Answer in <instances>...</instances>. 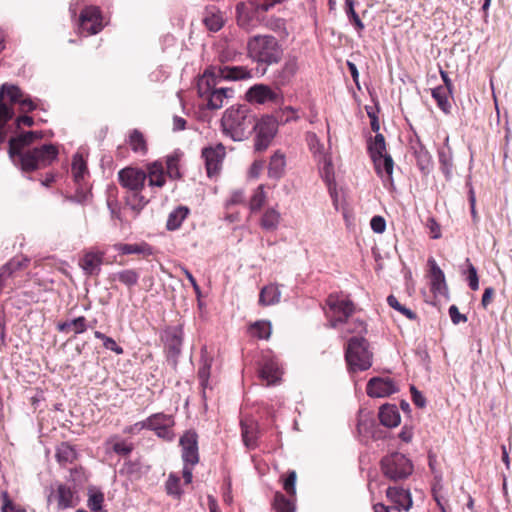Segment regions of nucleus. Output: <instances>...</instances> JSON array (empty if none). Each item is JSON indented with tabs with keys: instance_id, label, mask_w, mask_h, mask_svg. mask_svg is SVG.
<instances>
[{
	"instance_id": "b1692460",
	"label": "nucleus",
	"mask_w": 512,
	"mask_h": 512,
	"mask_svg": "<svg viewBox=\"0 0 512 512\" xmlns=\"http://www.w3.org/2000/svg\"><path fill=\"white\" fill-rule=\"evenodd\" d=\"M146 175L150 187L161 188L166 183V173L163 164L159 161L149 163L146 167Z\"/></svg>"
},
{
	"instance_id": "ddd939ff",
	"label": "nucleus",
	"mask_w": 512,
	"mask_h": 512,
	"mask_svg": "<svg viewBox=\"0 0 512 512\" xmlns=\"http://www.w3.org/2000/svg\"><path fill=\"white\" fill-rule=\"evenodd\" d=\"M103 28L101 11L96 6L85 7L79 17V31L84 36L99 33Z\"/></svg>"
},
{
	"instance_id": "680f3d73",
	"label": "nucleus",
	"mask_w": 512,
	"mask_h": 512,
	"mask_svg": "<svg viewBox=\"0 0 512 512\" xmlns=\"http://www.w3.org/2000/svg\"><path fill=\"white\" fill-rule=\"evenodd\" d=\"M282 0H247L249 5L257 11L262 13L271 9L275 4L280 3Z\"/></svg>"
},
{
	"instance_id": "ea45409f",
	"label": "nucleus",
	"mask_w": 512,
	"mask_h": 512,
	"mask_svg": "<svg viewBox=\"0 0 512 512\" xmlns=\"http://www.w3.org/2000/svg\"><path fill=\"white\" fill-rule=\"evenodd\" d=\"M272 507L276 512H295V503L288 499L284 494L277 491L274 494Z\"/></svg>"
},
{
	"instance_id": "423d86ee",
	"label": "nucleus",
	"mask_w": 512,
	"mask_h": 512,
	"mask_svg": "<svg viewBox=\"0 0 512 512\" xmlns=\"http://www.w3.org/2000/svg\"><path fill=\"white\" fill-rule=\"evenodd\" d=\"M345 359L351 372L365 371L372 365V354L364 337H351L345 350Z\"/></svg>"
},
{
	"instance_id": "412c9836",
	"label": "nucleus",
	"mask_w": 512,
	"mask_h": 512,
	"mask_svg": "<svg viewBox=\"0 0 512 512\" xmlns=\"http://www.w3.org/2000/svg\"><path fill=\"white\" fill-rule=\"evenodd\" d=\"M224 155L225 150L222 144H218L216 147H206L202 150V157L208 176H212V174L218 172Z\"/></svg>"
},
{
	"instance_id": "49530a36",
	"label": "nucleus",
	"mask_w": 512,
	"mask_h": 512,
	"mask_svg": "<svg viewBox=\"0 0 512 512\" xmlns=\"http://www.w3.org/2000/svg\"><path fill=\"white\" fill-rule=\"evenodd\" d=\"M212 359L204 354L201 357V365L198 369V378L203 389L208 387Z\"/></svg>"
},
{
	"instance_id": "3c124183",
	"label": "nucleus",
	"mask_w": 512,
	"mask_h": 512,
	"mask_svg": "<svg viewBox=\"0 0 512 512\" xmlns=\"http://www.w3.org/2000/svg\"><path fill=\"white\" fill-rule=\"evenodd\" d=\"M166 174L171 179H180L181 173L179 169V155L177 153H174L172 155H168L166 157Z\"/></svg>"
},
{
	"instance_id": "603ef678",
	"label": "nucleus",
	"mask_w": 512,
	"mask_h": 512,
	"mask_svg": "<svg viewBox=\"0 0 512 512\" xmlns=\"http://www.w3.org/2000/svg\"><path fill=\"white\" fill-rule=\"evenodd\" d=\"M129 145L131 146L132 150L134 152H140L145 153L147 150L146 142L144 139L143 134L137 130L134 129L129 136Z\"/></svg>"
},
{
	"instance_id": "f8f14e48",
	"label": "nucleus",
	"mask_w": 512,
	"mask_h": 512,
	"mask_svg": "<svg viewBox=\"0 0 512 512\" xmlns=\"http://www.w3.org/2000/svg\"><path fill=\"white\" fill-rule=\"evenodd\" d=\"M204 72H210L213 78L221 83L222 81H240L252 78L251 70L244 66L222 65L210 66Z\"/></svg>"
},
{
	"instance_id": "393cba45",
	"label": "nucleus",
	"mask_w": 512,
	"mask_h": 512,
	"mask_svg": "<svg viewBox=\"0 0 512 512\" xmlns=\"http://www.w3.org/2000/svg\"><path fill=\"white\" fill-rule=\"evenodd\" d=\"M373 160L377 174L384 179V181L392 184V174L394 168V161L389 154L376 157Z\"/></svg>"
},
{
	"instance_id": "5701e85b",
	"label": "nucleus",
	"mask_w": 512,
	"mask_h": 512,
	"mask_svg": "<svg viewBox=\"0 0 512 512\" xmlns=\"http://www.w3.org/2000/svg\"><path fill=\"white\" fill-rule=\"evenodd\" d=\"M438 160L440 169L447 180L451 179L453 174V153L449 146V137L445 138L444 145L438 149Z\"/></svg>"
},
{
	"instance_id": "338daca9",
	"label": "nucleus",
	"mask_w": 512,
	"mask_h": 512,
	"mask_svg": "<svg viewBox=\"0 0 512 512\" xmlns=\"http://www.w3.org/2000/svg\"><path fill=\"white\" fill-rule=\"evenodd\" d=\"M449 316L454 325H458L460 323H465L467 321V317L464 314H461L456 305H451L449 307Z\"/></svg>"
},
{
	"instance_id": "6ab92c4d",
	"label": "nucleus",
	"mask_w": 512,
	"mask_h": 512,
	"mask_svg": "<svg viewBox=\"0 0 512 512\" xmlns=\"http://www.w3.org/2000/svg\"><path fill=\"white\" fill-rule=\"evenodd\" d=\"M367 394L370 397H387L398 391V388L394 381L390 378H371L366 387Z\"/></svg>"
},
{
	"instance_id": "4d7b16f0",
	"label": "nucleus",
	"mask_w": 512,
	"mask_h": 512,
	"mask_svg": "<svg viewBox=\"0 0 512 512\" xmlns=\"http://www.w3.org/2000/svg\"><path fill=\"white\" fill-rule=\"evenodd\" d=\"M104 502V494L101 491H90L88 499V507L93 512H103L102 506Z\"/></svg>"
},
{
	"instance_id": "c85d7f7f",
	"label": "nucleus",
	"mask_w": 512,
	"mask_h": 512,
	"mask_svg": "<svg viewBox=\"0 0 512 512\" xmlns=\"http://www.w3.org/2000/svg\"><path fill=\"white\" fill-rule=\"evenodd\" d=\"M379 419L386 427H396L400 423V414L395 405L385 404L380 407Z\"/></svg>"
},
{
	"instance_id": "052dcab7",
	"label": "nucleus",
	"mask_w": 512,
	"mask_h": 512,
	"mask_svg": "<svg viewBox=\"0 0 512 512\" xmlns=\"http://www.w3.org/2000/svg\"><path fill=\"white\" fill-rule=\"evenodd\" d=\"M2 499V512H26V510L22 507L16 506L12 500L9 498V494L7 491H3L1 493Z\"/></svg>"
},
{
	"instance_id": "f704fd0d",
	"label": "nucleus",
	"mask_w": 512,
	"mask_h": 512,
	"mask_svg": "<svg viewBox=\"0 0 512 512\" xmlns=\"http://www.w3.org/2000/svg\"><path fill=\"white\" fill-rule=\"evenodd\" d=\"M125 201L126 205L129 206L136 214H138L149 202V200L142 195V190L127 191Z\"/></svg>"
},
{
	"instance_id": "bb28decb",
	"label": "nucleus",
	"mask_w": 512,
	"mask_h": 512,
	"mask_svg": "<svg viewBox=\"0 0 512 512\" xmlns=\"http://www.w3.org/2000/svg\"><path fill=\"white\" fill-rule=\"evenodd\" d=\"M387 497H389L394 503V507L399 509L409 510L412 506V498L409 491L397 487H389L387 489Z\"/></svg>"
},
{
	"instance_id": "a19ab883",
	"label": "nucleus",
	"mask_w": 512,
	"mask_h": 512,
	"mask_svg": "<svg viewBox=\"0 0 512 512\" xmlns=\"http://www.w3.org/2000/svg\"><path fill=\"white\" fill-rule=\"evenodd\" d=\"M139 277V273L134 269H125L111 275L112 280H118L127 287L135 286Z\"/></svg>"
},
{
	"instance_id": "f257e3e1",
	"label": "nucleus",
	"mask_w": 512,
	"mask_h": 512,
	"mask_svg": "<svg viewBox=\"0 0 512 512\" xmlns=\"http://www.w3.org/2000/svg\"><path fill=\"white\" fill-rule=\"evenodd\" d=\"M41 131H28L9 139V157L25 171H34L50 165L58 156V150L53 144H43L23 152V149L34 141L41 139Z\"/></svg>"
},
{
	"instance_id": "9d476101",
	"label": "nucleus",
	"mask_w": 512,
	"mask_h": 512,
	"mask_svg": "<svg viewBox=\"0 0 512 512\" xmlns=\"http://www.w3.org/2000/svg\"><path fill=\"white\" fill-rule=\"evenodd\" d=\"M183 336V328L180 325L167 328L162 336L167 361L173 367H176L181 354Z\"/></svg>"
},
{
	"instance_id": "e433bc0d",
	"label": "nucleus",
	"mask_w": 512,
	"mask_h": 512,
	"mask_svg": "<svg viewBox=\"0 0 512 512\" xmlns=\"http://www.w3.org/2000/svg\"><path fill=\"white\" fill-rule=\"evenodd\" d=\"M281 292L276 285H267L262 288L259 303L265 306L274 305L280 301Z\"/></svg>"
},
{
	"instance_id": "c756f323",
	"label": "nucleus",
	"mask_w": 512,
	"mask_h": 512,
	"mask_svg": "<svg viewBox=\"0 0 512 512\" xmlns=\"http://www.w3.org/2000/svg\"><path fill=\"white\" fill-rule=\"evenodd\" d=\"M285 166V155L280 151H276L270 158L268 176L273 179H280L284 175Z\"/></svg>"
},
{
	"instance_id": "cd10ccee",
	"label": "nucleus",
	"mask_w": 512,
	"mask_h": 512,
	"mask_svg": "<svg viewBox=\"0 0 512 512\" xmlns=\"http://www.w3.org/2000/svg\"><path fill=\"white\" fill-rule=\"evenodd\" d=\"M103 262L101 253L88 252L80 260V266L88 275H98Z\"/></svg>"
},
{
	"instance_id": "0eeeda50",
	"label": "nucleus",
	"mask_w": 512,
	"mask_h": 512,
	"mask_svg": "<svg viewBox=\"0 0 512 512\" xmlns=\"http://www.w3.org/2000/svg\"><path fill=\"white\" fill-rule=\"evenodd\" d=\"M383 474L392 481L404 480L413 472V464L404 454L391 453L381 460Z\"/></svg>"
},
{
	"instance_id": "0e129e2a",
	"label": "nucleus",
	"mask_w": 512,
	"mask_h": 512,
	"mask_svg": "<svg viewBox=\"0 0 512 512\" xmlns=\"http://www.w3.org/2000/svg\"><path fill=\"white\" fill-rule=\"evenodd\" d=\"M268 27L271 30L277 32L278 34H281V35H284V36L288 35L287 29H286V22L282 18H271V19H269Z\"/></svg>"
},
{
	"instance_id": "a211bd4d",
	"label": "nucleus",
	"mask_w": 512,
	"mask_h": 512,
	"mask_svg": "<svg viewBox=\"0 0 512 512\" xmlns=\"http://www.w3.org/2000/svg\"><path fill=\"white\" fill-rule=\"evenodd\" d=\"M261 11H257L249 5V2L241 1L236 5V18L240 27L249 30L257 26L261 19Z\"/></svg>"
},
{
	"instance_id": "f3484780",
	"label": "nucleus",
	"mask_w": 512,
	"mask_h": 512,
	"mask_svg": "<svg viewBox=\"0 0 512 512\" xmlns=\"http://www.w3.org/2000/svg\"><path fill=\"white\" fill-rule=\"evenodd\" d=\"M181 457L183 463L195 466L199 462L198 435L194 431H186L180 438Z\"/></svg>"
},
{
	"instance_id": "8fccbe9b",
	"label": "nucleus",
	"mask_w": 512,
	"mask_h": 512,
	"mask_svg": "<svg viewBox=\"0 0 512 512\" xmlns=\"http://www.w3.org/2000/svg\"><path fill=\"white\" fill-rule=\"evenodd\" d=\"M250 332L259 339H268L271 335V324L268 321H257L250 326Z\"/></svg>"
},
{
	"instance_id": "1a4fd4ad",
	"label": "nucleus",
	"mask_w": 512,
	"mask_h": 512,
	"mask_svg": "<svg viewBox=\"0 0 512 512\" xmlns=\"http://www.w3.org/2000/svg\"><path fill=\"white\" fill-rule=\"evenodd\" d=\"M245 97L248 102L256 104L271 103L280 105L284 101L280 88L276 86L275 88H272L266 84L253 85L247 90Z\"/></svg>"
},
{
	"instance_id": "a18cd8bd",
	"label": "nucleus",
	"mask_w": 512,
	"mask_h": 512,
	"mask_svg": "<svg viewBox=\"0 0 512 512\" xmlns=\"http://www.w3.org/2000/svg\"><path fill=\"white\" fill-rule=\"evenodd\" d=\"M241 434L243 443L248 449H254L257 446V433L253 424L241 421Z\"/></svg>"
},
{
	"instance_id": "20e7f679",
	"label": "nucleus",
	"mask_w": 512,
	"mask_h": 512,
	"mask_svg": "<svg viewBox=\"0 0 512 512\" xmlns=\"http://www.w3.org/2000/svg\"><path fill=\"white\" fill-rule=\"evenodd\" d=\"M247 54L257 63V69H261L264 74L268 66L277 64L281 60L283 49L274 36L256 35L247 42Z\"/></svg>"
},
{
	"instance_id": "6e6552de",
	"label": "nucleus",
	"mask_w": 512,
	"mask_h": 512,
	"mask_svg": "<svg viewBox=\"0 0 512 512\" xmlns=\"http://www.w3.org/2000/svg\"><path fill=\"white\" fill-rule=\"evenodd\" d=\"M278 130V121L270 115L263 116L260 120L254 122L255 150L264 151L271 144Z\"/></svg>"
},
{
	"instance_id": "39448f33",
	"label": "nucleus",
	"mask_w": 512,
	"mask_h": 512,
	"mask_svg": "<svg viewBox=\"0 0 512 512\" xmlns=\"http://www.w3.org/2000/svg\"><path fill=\"white\" fill-rule=\"evenodd\" d=\"M219 84L216 78L211 76L210 72H204L198 79V95L210 110L222 108L225 101L233 97V89L219 86Z\"/></svg>"
},
{
	"instance_id": "37998d69",
	"label": "nucleus",
	"mask_w": 512,
	"mask_h": 512,
	"mask_svg": "<svg viewBox=\"0 0 512 512\" xmlns=\"http://www.w3.org/2000/svg\"><path fill=\"white\" fill-rule=\"evenodd\" d=\"M451 93L450 90L447 88H444L443 86H438L434 89H432V97L437 102L438 107L444 112L448 113L451 105L449 102V94Z\"/></svg>"
},
{
	"instance_id": "c9c22d12",
	"label": "nucleus",
	"mask_w": 512,
	"mask_h": 512,
	"mask_svg": "<svg viewBox=\"0 0 512 512\" xmlns=\"http://www.w3.org/2000/svg\"><path fill=\"white\" fill-rule=\"evenodd\" d=\"M115 250L120 254L129 255V254H142V255H151L152 249L146 243L141 244H127V243H118L114 246Z\"/></svg>"
},
{
	"instance_id": "2eb2a0df",
	"label": "nucleus",
	"mask_w": 512,
	"mask_h": 512,
	"mask_svg": "<svg viewBox=\"0 0 512 512\" xmlns=\"http://www.w3.org/2000/svg\"><path fill=\"white\" fill-rule=\"evenodd\" d=\"M146 423L147 429L155 431L158 437L166 440L173 438L174 419L171 415L156 413L148 417Z\"/></svg>"
},
{
	"instance_id": "7ed1b4c3",
	"label": "nucleus",
	"mask_w": 512,
	"mask_h": 512,
	"mask_svg": "<svg viewBox=\"0 0 512 512\" xmlns=\"http://www.w3.org/2000/svg\"><path fill=\"white\" fill-rule=\"evenodd\" d=\"M255 114L246 104L231 106L221 119V127L224 135L234 141H242L248 138L254 131Z\"/></svg>"
},
{
	"instance_id": "4be33fe9",
	"label": "nucleus",
	"mask_w": 512,
	"mask_h": 512,
	"mask_svg": "<svg viewBox=\"0 0 512 512\" xmlns=\"http://www.w3.org/2000/svg\"><path fill=\"white\" fill-rule=\"evenodd\" d=\"M410 149L416 159L418 168L425 174L429 173L432 166L431 155L417 135L410 139Z\"/></svg>"
},
{
	"instance_id": "7c9ffc66",
	"label": "nucleus",
	"mask_w": 512,
	"mask_h": 512,
	"mask_svg": "<svg viewBox=\"0 0 512 512\" xmlns=\"http://www.w3.org/2000/svg\"><path fill=\"white\" fill-rule=\"evenodd\" d=\"M56 327L62 333L73 330L75 334H82L88 329V323L84 316H79L69 321L58 322Z\"/></svg>"
},
{
	"instance_id": "9b49d317",
	"label": "nucleus",
	"mask_w": 512,
	"mask_h": 512,
	"mask_svg": "<svg viewBox=\"0 0 512 512\" xmlns=\"http://www.w3.org/2000/svg\"><path fill=\"white\" fill-rule=\"evenodd\" d=\"M327 305L334 315L330 320V326L332 328L338 327L341 323H347L348 318L355 311V306L351 300L338 295H329Z\"/></svg>"
},
{
	"instance_id": "69168bd1",
	"label": "nucleus",
	"mask_w": 512,
	"mask_h": 512,
	"mask_svg": "<svg viewBox=\"0 0 512 512\" xmlns=\"http://www.w3.org/2000/svg\"><path fill=\"white\" fill-rule=\"evenodd\" d=\"M307 142L309 145L310 150L316 154L321 153L323 150V144L320 142L319 138L315 133H308L307 134Z\"/></svg>"
},
{
	"instance_id": "4468645a",
	"label": "nucleus",
	"mask_w": 512,
	"mask_h": 512,
	"mask_svg": "<svg viewBox=\"0 0 512 512\" xmlns=\"http://www.w3.org/2000/svg\"><path fill=\"white\" fill-rule=\"evenodd\" d=\"M298 70L299 63L297 56H286L283 65L273 73L274 85L280 89L289 85L296 76Z\"/></svg>"
},
{
	"instance_id": "58836bf2",
	"label": "nucleus",
	"mask_w": 512,
	"mask_h": 512,
	"mask_svg": "<svg viewBox=\"0 0 512 512\" xmlns=\"http://www.w3.org/2000/svg\"><path fill=\"white\" fill-rule=\"evenodd\" d=\"M71 172L75 182L78 184L83 181L88 174L87 164L82 155L76 154L73 157Z\"/></svg>"
},
{
	"instance_id": "f03ea898",
	"label": "nucleus",
	"mask_w": 512,
	"mask_h": 512,
	"mask_svg": "<svg viewBox=\"0 0 512 512\" xmlns=\"http://www.w3.org/2000/svg\"><path fill=\"white\" fill-rule=\"evenodd\" d=\"M18 103L22 111H33L36 104L29 96H25L16 85L3 84L0 87V144L5 142L8 134V122L14 116L13 105Z\"/></svg>"
},
{
	"instance_id": "72a5a7b5",
	"label": "nucleus",
	"mask_w": 512,
	"mask_h": 512,
	"mask_svg": "<svg viewBox=\"0 0 512 512\" xmlns=\"http://www.w3.org/2000/svg\"><path fill=\"white\" fill-rule=\"evenodd\" d=\"M73 496L74 493L72 489L65 485L59 484L57 487V491L55 494V498L57 499V508L58 510H64L73 506Z\"/></svg>"
},
{
	"instance_id": "473e14b6",
	"label": "nucleus",
	"mask_w": 512,
	"mask_h": 512,
	"mask_svg": "<svg viewBox=\"0 0 512 512\" xmlns=\"http://www.w3.org/2000/svg\"><path fill=\"white\" fill-rule=\"evenodd\" d=\"M190 210L186 206H178L175 208L167 218L166 222V228L169 231H175L180 228L182 222L187 218L189 215Z\"/></svg>"
},
{
	"instance_id": "aec40b11",
	"label": "nucleus",
	"mask_w": 512,
	"mask_h": 512,
	"mask_svg": "<svg viewBox=\"0 0 512 512\" xmlns=\"http://www.w3.org/2000/svg\"><path fill=\"white\" fill-rule=\"evenodd\" d=\"M430 288L434 295L446 296L448 286L444 272L438 266L434 258L428 259Z\"/></svg>"
},
{
	"instance_id": "dca6fc26",
	"label": "nucleus",
	"mask_w": 512,
	"mask_h": 512,
	"mask_svg": "<svg viewBox=\"0 0 512 512\" xmlns=\"http://www.w3.org/2000/svg\"><path fill=\"white\" fill-rule=\"evenodd\" d=\"M147 179L146 172L134 167H126L118 172L119 183L130 190H143Z\"/></svg>"
},
{
	"instance_id": "6e6d98bb",
	"label": "nucleus",
	"mask_w": 512,
	"mask_h": 512,
	"mask_svg": "<svg viewBox=\"0 0 512 512\" xmlns=\"http://www.w3.org/2000/svg\"><path fill=\"white\" fill-rule=\"evenodd\" d=\"M375 421L373 419L360 418L357 424V430L360 435L376 438Z\"/></svg>"
},
{
	"instance_id": "4c0bfd02",
	"label": "nucleus",
	"mask_w": 512,
	"mask_h": 512,
	"mask_svg": "<svg viewBox=\"0 0 512 512\" xmlns=\"http://www.w3.org/2000/svg\"><path fill=\"white\" fill-rule=\"evenodd\" d=\"M280 218V213L275 208H268L261 218L260 225L266 231H274L279 226Z\"/></svg>"
},
{
	"instance_id": "79ce46f5",
	"label": "nucleus",
	"mask_w": 512,
	"mask_h": 512,
	"mask_svg": "<svg viewBox=\"0 0 512 512\" xmlns=\"http://www.w3.org/2000/svg\"><path fill=\"white\" fill-rule=\"evenodd\" d=\"M111 449L120 456H128L134 449V445L126 440H118L117 436L109 438L106 442Z\"/></svg>"
},
{
	"instance_id": "bf43d9fd",
	"label": "nucleus",
	"mask_w": 512,
	"mask_h": 512,
	"mask_svg": "<svg viewBox=\"0 0 512 512\" xmlns=\"http://www.w3.org/2000/svg\"><path fill=\"white\" fill-rule=\"evenodd\" d=\"M387 303L389 304L390 307L399 311L400 313L405 315L408 319H410V320L416 319V317H417L416 313H414L412 310H410V309L406 308L405 306H403L402 304H400V302L397 300V298L394 295H389L387 297Z\"/></svg>"
},
{
	"instance_id": "a878e982",
	"label": "nucleus",
	"mask_w": 512,
	"mask_h": 512,
	"mask_svg": "<svg viewBox=\"0 0 512 512\" xmlns=\"http://www.w3.org/2000/svg\"><path fill=\"white\" fill-rule=\"evenodd\" d=\"M281 370L278 363L273 359L264 361L260 369V377L267 382V385H275L280 381Z\"/></svg>"
},
{
	"instance_id": "5fc2aeb1",
	"label": "nucleus",
	"mask_w": 512,
	"mask_h": 512,
	"mask_svg": "<svg viewBox=\"0 0 512 512\" xmlns=\"http://www.w3.org/2000/svg\"><path fill=\"white\" fill-rule=\"evenodd\" d=\"M345 12L350 22L354 24L358 31L364 29V24L359 18L358 14L354 10V1L353 0H345Z\"/></svg>"
},
{
	"instance_id": "c03bdc74",
	"label": "nucleus",
	"mask_w": 512,
	"mask_h": 512,
	"mask_svg": "<svg viewBox=\"0 0 512 512\" xmlns=\"http://www.w3.org/2000/svg\"><path fill=\"white\" fill-rule=\"evenodd\" d=\"M368 151L372 159L387 154L385 138L382 134L377 133L374 139L368 142Z\"/></svg>"
},
{
	"instance_id": "13d9d810",
	"label": "nucleus",
	"mask_w": 512,
	"mask_h": 512,
	"mask_svg": "<svg viewBox=\"0 0 512 512\" xmlns=\"http://www.w3.org/2000/svg\"><path fill=\"white\" fill-rule=\"evenodd\" d=\"M266 201V195L264 192L263 185H260L254 192L250 200V209L252 212H256L262 208Z\"/></svg>"
},
{
	"instance_id": "e2e57ef3",
	"label": "nucleus",
	"mask_w": 512,
	"mask_h": 512,
	"mask_svg": "<svg viewBox=\"0 0 512 512\" xmlns=\"http://www.w3.org/2000/svg\"><path fill=\"white\" fill-rule=\"evenodd\" d=\"M296 479H297V474L294 470H292V471H289V473L287 474V477L283 481V488L290 496L296 495V488H295Z\"/></svg>"
},
{
	"instance_id": "de8ad7c7",
	"label": "nucleus",
	"mask_w": 512,
	"mask_h": 512,
	"mask_svg": "<svg viewBox=\"0 0 512 512\" xmlns=\"http://www.w3.org/2000/svg\"><path fill=\"white\" fill-rule=\"evenodd\" d=\"M166 492L168 495L179 499L183 491L180 487V477L175 473H170L165 483Z\"/></svg>"
},
{
	"instance_id": "2f4dec72",
	"label": "nucleus",
	"mask_w": 512,
	"mask_h": 512,
	"mask_svg": "<svg viewBox=\"0 0 512 512\" xmlns=\"http://www.w3.org/2000/svg\"><path fill=\"white\" fill-rule=\"evenodd\" d=\"M203 23L208 30L217 32L223 27L224 19L218 9L211 7L206 9L203 16Z\"/></svg>"
},
{
	"instance_id": "09e8293b",
	"label": "nucleus",
	"mask_w": 512,
	"mask_h": 512,
	"mask_svg": "<svg viewBox=\"0 0 512 512\" xmlns=\"http://www.w3.org/2000/svg\"><path fill=\"white\" fill-rule=\"evenodd\" d=\"M56 457L59 463H71L76 457V452L68 443H62L57 449Z\"/></svg>"
},
{
	"instance_id": "774afa93",
	"label": "nucleus",
	"mask_w": 512,
	"mask_h": 512,
	"mask_svg": "<svg viewBox=\"0 0 512 512\" xmlns=\"http://www.w3.org/2000/svg\"><path fill=\"white\" fill-rule=\"evenodd\" d=\"M371 229L375 233H383L386 229V222L382 216H374L370 221Z\"/></svg>"
},
{
	"instance_id": "864d4df0",
	"label": "nucleus",
	"mask_w": 512,
	"mask_h": 512,
	"mask_svg": "<svg viewBox=\"0 0 512 512\" xmlns=\"http://www.w3.org/2000/svg\"><path fill=\"white\" fill-rule=\"evenodd\" d=\"M465 264L467 266V269L463 273L466 274L468 286L470 287L471 290L476 291L479 288V278L477 270L474 267V265L470 262L469 258L466 259Z\"/></svg>"
}]
</instances>
